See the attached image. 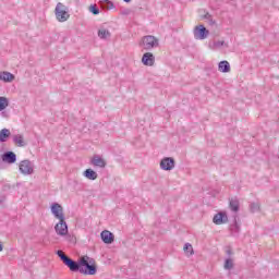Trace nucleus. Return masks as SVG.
<instances>
[{
  "mask_svg": "<svg viewBox=\"0 0 279 279\" xmlns=\"http://www.w3.org/2000/svg\"><path fill=\"white\" fill-rule=\"evenodd\" d=\"M57 256H59L65 267H69L70 271H78L83 276H95L97 274V266L93 264L88 256L81 257L78 262L73 260L62 251H57Z\"/></svg>",
  "mask_w": 279,
  "mask_h": 279,
  "instance_id": "obj_1",
  "label": "nucleus"
},
{
  "mask_svg": "<svg viewBox=\"0 0 279 279\" xmlns=\"http://www.w3.org/2000/svg\"><path fill=\"white\" fill-rule=\"evenodd\" d=\"M54 14L59 23H64L71 17V15L69 14V7L64 5L62 2L57 3Z\"/></svg>",
  "mask_w": 279,
  "mask_h": 279,
  "instance_id": "obj_2",
  "label": "nucleus"
},
{
  "mask_svg": "<svg viewBox=\"0 0 279 279\" xmlns=\"http://www.w3.org/2000/svg\"><path fill=\"white\" fill-rule=\"evenodd\" d=\"M159 40L155 36L147 35L142 38V41L140 43V47H143L146 51H150V49H155V47H158Z\"/></svg>",
  "mask_w": 279,
  "mask_h": 279,
  "instance_id": "obj_3",
  "label": "nucleus"
},
{
  "mask_svg": "<svg viewBox=\"0 0 279 279\" xmlns=\"http://www.w3.org/2000/svg\"><path fill=\"white\" fill-rule=\"evenodd\" d=\"M209 34H210V31L205 28V26L202 24L195 26V28H194V38L196 40H206V38H208Z\"/></svg>",
  "mask_w": 279,
  "mask_h": 279,
  "instance_id": "obj_4",
  "label": "nucleus"
},
{
  "mask_svg": "<svg viewBox=\"0 0 279 279\" xmlns=\"http://www.w3.org/2000/svg\"><path fill=\"white\" fill-rule=\"evenodd\" d=\"M20 171L23 175H32L34 173V165L29 160H23L20 162Z\"/></svg>",
  "mask_w": 279,
  "mask_h": 279,
  "instance_id": "obj_5",
  "label": "nucleus"
},
{
  "mask_svg": "<svg viewBox=\"0 0 279 279\" xmlns=\"http://www.w3.org/2000/svg\"><path fill=\"white\" fill-rule=\"evenodd\" d=\"M160 168L163 171H171L175 169V159H173V157H165L160 161Z\"/></svg>",
  "mask_w": 279,
  "mask_h": 279,
  "instance_id": "obj_6",
  "label": "nucleus"
},
{
  "mask_svg": "<svg viewBox=\"0 0 279 279\" xmlns=\"http://www.w3.org/2000/svg\"><path fill=\"white\" fill-rule=\"evenodd\" d=\"M51 213L56 219H59V221L64 219V208H62V205L53 203L51 205Z\"/></svg>",
  "mask_w": 279,
  "mask_h": 279,
  "instance_id": "obj_7",
  "label": "nucleus"
},
{
  "mask_svg": "<svg viewBox=\"0 0 279 279\" xmlns=\"http://www.w3.org/2000/svg\"><path fill=\"white\" fill-rule=\"evenodd\" d=\"M54 230L60 236H65V234L69 233V226L66 225V221L62 219L54 226Z\"/></svg>",
  "mask_w": 279,
  "mask_h": 279,
  "instance_id": "obj_8",
  "label": "nucleus"
},
{
  "mask_svg": "<svg viewBox=\"0 0 279 279\" xmlns=\"http://www.w3.org/2000/svg\"><path fill=\"white\" fill-rule=\"evenodd\" d=\"M156 62V57H154V53L146 52L142 57V63L144 66H154V63Z\"/></svg>",
  "mask_w": 279,
  "mask_h": 279,
  "instance_id": "obj_9",
  "label": "nucleus"
},
{
  "mask_svg": "<svg viewBox=\"0 0 279 279\" xmlns=\"http://www.w3.org/2000/svg\"><path fill=\"white\" fill-rule=\"evenodd\" d=\"M213 221L216 226H223V223H228V215L220 211L214 216Z\"/></svg>",
  "mask_w": 279,
  "mask_h": 279,
  "instance_id": "obj_10",
  "label": "nucleus"
},
{
  "mask_svg": "<svg viewBox=\"0 0 279 279\" xmlns=\"http://www.w3.org/2000/svg\"><path fill=\"white\" fill-rule=\"evenodd\" d=\"M2 162H8V165H14L16 162V154L14 151H7L1 156Z\"/></svg>",
  "mask_w": 279,
  "mask_h": 279,
  "instance_id": "obj_11",
  "label": "nucleus"
},
{
  "mask_svg": "<svg viewBox=\"0 0 279 279\" xmlns=\"http://www.w3.org/2000/svg\"><path fill=\"white\" fill-rule=\"evenodd\" d=\"M100 236L102 239V241L107 244V245H111V243H114V233L108 231V230H104L100 233Z\"/></svg>",
  "mask_w": 279,
  "mask_h": 279,
  "instance_id": "obj_12",
  "label": "nucleus"
},
{
  "mask_svg": "<svg viewBox=\"0 0 279 279\" xmlns=\"http://www.w3.org/2000/svg\"><path fill=\"white\" fill-rule=\"evenodd\" d=\"M230 231L233 236H236L241 232V225L236 221V216L233 219V223L230 225Z\"/></svg>",
  "mask_w": 279,
  "mask_h": 279,
  "instance_id": "obj_13",
  "label": "nucleus"
},
{
  "mask_svg": "<svg viewBox=\"0 0 279 279\" xmlns=\"http://www.w3.org/2000/svg\"><path fill=\"white\" fill-rule=\"evenodd\" d=\"M13 143L17 147H25L27 145V143L25 142V138L23 137L22 134L14 135L13 136Z\"/></svg>",
  "mask_w": 279,
  "mask_h": 279,
  "instance_id": "obj_14",
  "label": "nucleus"
},
{
  "mask_svg": "<svg viewBox=\"0 0 279 279\" xmlns=\"http://www.w3.org/2000/svg\"><path fill=\"white\" fill-rule=\"evenodd\" d=\"M92 165H94V167H100V169H104L106 168V160L99 156H94L92 159Z\"/></svg>",
  "mask_w": 279,
  "mask_h": 279,
  "instance_id": "obj_15",
  "label": "nucleus"
},
{
  "mask_svg": "<svg viewBox=\"0 0 279 279\" xmlns=\"http://www.w3.org/2000/svg\"><path fill=\"white\" fill-rule=\"evenodd\" d=\"M10 136H12L10 129H2L0 131V143H7L8 138H10Z\"/></svg>",
  "mask_w": 279,
  "mask_h": 279,
  "instance_id": "obj_16",
  "label": "nucleus"
},
{
  "mask_svg": "<svg viewBox=\"0 0 279 279\" xmlns=\"http://www.w3.org/2000/svg\"><path fill=\"white\" fill-rule=\"evenodd\" d=\"M218 71H220V73H230V62L220 61L218 64Z\"/></svg>",
  "mask_w": 279,
  "mask_h": 279,
  "instance_id": "obj_17",
  "label": "nucleus"
},
{
  "mask_svg": "<svg viewBox=\"0 0 279 279\" xmlns=\"http://www.w3.org/2000/svg\"><path fill=\"white\" fill-rule=\"evenodd\" d=\"M99 5L102 10H114V3L110 0H100Z\"/></svg>",
  "mask_w": 279,
  "mask_h": 279,
  "instance_id": "obj_18",
  "label": "nucleus"
},
{
  "mask_svg": "<svg viewBox=\"0 0 279 279\" xmlns=\"http://www.w3.org/2000/svg\"><path fill=\"white\" fill-rule=\"evenodd\" d=\"M0 80L2 82H14V74L10 72H0Z\"/></svg>",
  "mask_w": 279,
  "mask_h": 279,
  "instance_id": "obj_19",
  "label": "nucleus"
},
{
  "mask_svg": "<svg viewBox=\"0 0 279 279\" xmlns=\"http://www.w3.org/2000/svg\"><path fill=\"white\" fill-rule=\"evenodd\" d=\"M83 175L85 178H87V180H97L98 178V174L95 172V170L93 169H86L84 172H83Z\"/></svg>",
  "mask_w": 279,
  "mask_h": 279,
  "instance_id": "obj_20",
  "label": "nucleus"
},
{
  "mask_svg": "<svg viewBox=\"0 0 279 279\" xmlns=\"http://www.w3.org/2000/svg\"><path fill=\"white\" fill-rule=\"evenodd\" d=\"M229 208L230 210H232V213H239V208H240L239 199L231 198L229 202Z\"/></svg>",
  "mask_w": 279,
  "mask_h": 279,
  "instance_id": "obj_21",
  "label": "nucleus"
},
{
  "mask_svg": "<svg viewBox=\"0 0 279 279\" xmlns=\"http://www.w3.org/2000/svg\"><path fill=\"white\" fill-rule=\"evenodd\" d=\"M98 36L102 39L106 40V38H110V31L106 28H101L98 31Z\"/></svg>",
  "mask_w": 279,
  "mask_h": 279,
  "instance_id": "obj_22",
  "label": "nucleus"
},
{
  "mask_svg": "<svg viewBox=\"0 0 279 279\" xmlns=\"http://www.w3.org/2000/svg\"><path fill=\"white\" fill-rule=\"evenodd\" d=\"M10 106V102L8 101V98L0 97V112H3Z\"/></svg>",
  "mask_w": 279,
  "mask_h": 279,
  "instance_id": "obj_23",
  "label": "nucleus"
},
{
  "mask_svg": "<svg viewBox=\"0 0 279 279\" xmlns=\"http://www.w3.org/2000/svg\"><path fill=\"white\" fill-rule=\"evenodd\" d=\"M223 45H226V41L218 40V41H214L213 44H209V47H210V49H219V48L223 47Z\"/></svg>",
  "mask_w": 279,
  "mask_h": 279,
  "instance_id": "obj_24",
  "label": "nucleus"
},
{
  "mask_svg": "<svg viewBox=\"0 0 279 279\" xmlns=\"http://www.w3.org/2000/svg\"><path fill=\"white\" fill-rule=\"evenodd\" d=\"M183 251L185 252V254H187L189 256H193L194 252H193V245H191V243H186L183 247Z\"/></svg>",
  "mask_w": 279,
  "mask_h": 279,
  "instance_id": "obj_25",
  "label": "nucleus"
},
{
  "mask_svg": "<svg viewBox=\"0 0 279 279\" xmlns=\"http://www.w3.org/2000/svg\"><path fill=\"white\" fill-rule=\"evenodd\" d=\"M250 210H251V213H258V210H260V204L252 203L250 205Z\"/></svg>",
  "mask_w": 279,
  "mask_h": 279,
  "instance_id": "obj_26",
  "label": "nucleus"
},
{
  "mask_svg": "<svg viewBox=\"0 0 279 279\" xmlns=\"http://www.w3.org/2000/svg\"><path fill=\"white\" fill-rule=\"evenodd\" d=\"M232 267H234V263L232 262V259H230V258L226 259L225 269L230 270V269H232Z\"/></svg>",
  "mask_w": 279,
  "mask_h": 279,
  "instance_id": "obj_27",
  "label": "nucleus"
},
{
  "mask_svg": "<svg viewBox=\"0 0 279 279\" xmlns=\"http://www.w3.org/2000/svg\"><path fill=\"white\" fill-rule=\"evenodd\" d=\"M203 19H205L206 21H208L209 25H215V21L213 20V15H210V13H206Z\"/></svg>",
  "mask_w": 279,
  "mask_h": 279,
  "instance_id": "obj_28",
  "label": "nucleus"
},
{
  "mask_svg": "<svg viewBox=\"0 0 279 279\" xmlns=\"http://www.w3.org/2000/svg\"><path fill=\"white\" fill-rule=\"evenodd\" d=\"M89 12H92V14H94L95 16H97V14H99V8H97V5L92 4L89 7Z\"/></svg>",
  "mask_w": 279,
  "mask_h": 279,
  "instance_id": "obj_29",
  "label": "nucleus"
},
{
  "mask_svg": "<svg viewBox=\"0 0 279 279\" xmlns=\"http://www.w3.org/2000/svg\"><path fill=\"white\" fill-rule=\"evenodd\" d=\"M4 202H5V196L0 195V206H3Z\"/></svg>",
  "mask_w": 279,
  "mask_h": 279,
  "instance_id": "obj_30",
  "label": "nucleus"
},
{
  "mask_svg": "<svg viewBox=\"0 0 279 279\" xmlns=\"http://www.w3.org/2000/svg\"><path fill=\"white\" fill-rule=\"evenodd\" d=\"M124 1V3H131L132 2V0H123Z\"/></svg>",
  "mask_w": 279,
  "mask_h": 279,
  "instance_id": "obj_31",
  "label": "nucleus"
},
{
  "mask_svg": "<svg viewBox=\"0 0 279 279\" xmlns=\"http://www.w3.org/2000/svg\"><path fill=\"white\" fill-rule=\"evenodd\" d=\"M0 252H3V245L0 243Z\"/></svg>",
  "mask_w": 279,
  "mask_h": 279,
  "instance_id": "obj_32",
  "label": "nucleus"
}]
</instances>
